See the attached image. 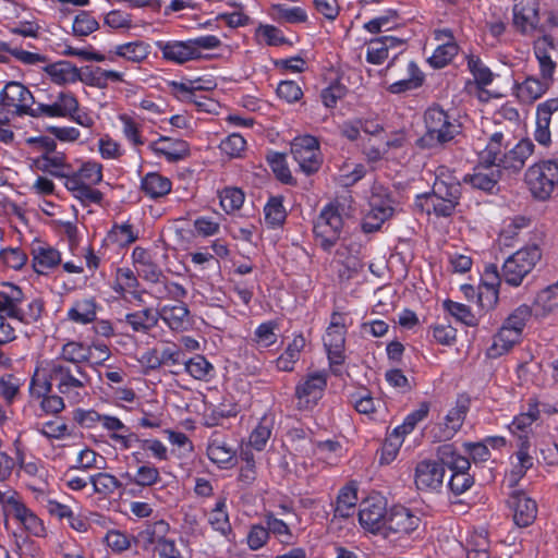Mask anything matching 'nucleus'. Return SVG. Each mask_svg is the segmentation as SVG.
Returning a JSON list of instances; mask_svg holds the SVG:
<instances>
[{"label":"nucleus","mask_w":558,"mask_h":558,"mask_svg":"<svg viewBox=\"0 0 558 558\" xmlns=\"http://www.w3.org/2000/svg\"><path fill=\"white\" fill-rule=\"evenodd\" d=\"M446 168H438L432 191L416 195L414 206L427 216L450 218L456 214L462 196L461 183L452 175H446Z\"/></svg>","instance_id":"obj_1"},{"label":"nucleus","mask_w":558,"mask_h":558,"mask_svg":"<svg viewBox=\"0 0 558 558\" xmlns=\"http://www.w3.org/2000/svg\"><path fill=\"white\" fill-rule=\"evenodd\" d=\"M40 377L56 387L70 404H78L88 396L92 376L87 368L49 361L39 371Z\"/></svg>","instance_id":"obj_2"},{"label":"nucleus","mask_w":558,"mask_h":558,"mask_svg":"<svg viewBox=\"0 0 558 558\" xmlns=\"http://www.w3.org/2000/svg\"><path fill=\"white\" fill-rule=\"evenodd\" d=\"M104 166L96 160H86L75 169L71 168L66 181H63L64 187L80 201L84 207L90 205H100L104 201V193L94 186L102 182Z\"/></svg>","instance_id":"obj_3"},{"label":"nucleus","mask_w":558,"mask_h":558,"mask_svg":"<svg viewBox=\"0 0 558 558\" xmlns=\"http://www.w3.org/2000/svg\"><path fill=\"white\" fill-rule=\"evenodd\" d=\"M425 133L417 140L421 148L442 147L461 133V123L441 106L434 104L424 112Z\"/></svg>","instance_id":"obj_4"},{"label":"nucleus","mask_w":558,"mask_h":558,"mask_svg":"<svg viewBox=\"0 0 558 558\" xmlns=\"http://www.w3.org/2000/svg\"><path fill=\"white\" fill-rule=\"evenodd\" d=\"M524 183L534 199L548 201L558 187V158L531 165L524 173Z\"/></svg>","instance_id":"obj_5"},{"label":"nucleus","mask_w":558,"mask_h":558,"mask_svg":"<svg viewBox=\"0 0 558 558\" xmlns=\"http://www.w3.org/2000/svg\"><path fill=\"white\" fill-rule=\"evenodd\" d=\"M437 458L451 471L448 481L449 490L460 496L468 492L474 484V477L470 474L471 461L462 456L453 444H444L437 448Z\"/></svg>","instance_id":"obj_6"},{"label":"nucleus","mask_w":558,"mask_h":558,"mask_svg":"<svg viewBox=\"0 0 558 558\" xmlns=\"http://www.w3.org/2000/svg\"><path fill=\"white\" fill-rule=\"evenodd\" d=\"M344 221L338 204L328 203L323 207L313 225V234L318 246L330 253L341 239Z\"/></svg>","instance_id":"obj_7"},{"label":"nucleus","mask_w":558,"mask_h":558,"mask_svg":"<svg viewBox=\"0 0 558 558\" xmlns=\"http://www.w3.org/2000/svg\"><path fill=\"white\" fill-rule=\"evenodd\" d=\"M541 257L542 251L537 245L525 246L514 252L502 264L501 278L504 283L513 288L520 287Z\"/></svg>","instance_id":"obj_8"},{"label":"nucleus","mask_w":558,"mask_h":558,"mask_svg":"<svg viewBox=\"0 0 558 558\" xmlns=\"http://www.w3.org/2000/svg\"><path fill=\"white\" fill-rule=\"evenodd\" d=\"M422 523L417 511L403 505H393L388 510L383 537L395 542L409 539Z\"/></svg>","instance_id":"obj_9"},{"label":"nucleus","mask_w":558,"mask_h":558,"mask_svg":"<svg viewBox=\"0 0 558 558\" xmlns=\"http://www.w3.org/2000/svg\"><path fill=\"white\" fill-rule=\"evenodd\" d=\"M291 155L299 171L310 177L317 173L324 162L319 140L311 134L295 136L291 142Z\"/></svg>","instance_id":"obj_10"},{"label":"nucleus","mask_w":558,"mask_h":558,"mask_svg":"<svg viewBox=\"0 0 558 558\" xmlns=\"http://www.w3.org/2000/svg\"><path fill=\"white\" fill-rule=\"evenodd\" d=\"M0 100L3 108L19 117L31 116L36 118L35 97L31 90L20 82H9L0 93Z\"/></svg>","instance_id":"obj_11"},{"label":"nucleus","mask_w":558,"mask_h":558,"mask_svg":"<svg viewBox=\"0 0 558 558\" xmlns=\"http://www.w3.org/2000/svg\"><path fill=\"white\" fill-rule=\"evenodd\" d=\"M388 510L385 498L367 497L359 507L357 517L361 527L367 533L383 536Z\"/></svg>","instance_id":"obj_12"},{"label":"nucleus","mask_w":558,"mask_h":558,"mask_svg":"<svg viewBox=\"0 0 558 558\" xmlns=\"http://www.w3.org/2000/svg\"><path fill=\"white\" fill-rule=\"evenodd\" d=\"M51 386L46 379L40 377L39 369H36L29 383V395L33 400L38 401V405L45 415H56L65 409V398L52 391Z\"/></svg>","instance_id":"obj_13"},{"label":"nucleus","mask_w":558,"mask_h":558,"mask_svg":"<svg viewBox=\"0 0 558 558\" xmlns=\"http://www.w3.org/2000/svg\"><path fill=\"white\" fill-rule=\"evenodd\" d=\"M327 387V373L317 371L307 374L295 386L294 396L300 409H312L323 398Z\"/></svg>","instance_id":"obj_14"},{"label":"nucleus","mask_w":558,"mask_h":558,"mask_svg":"<svg viewBox=\"0 0 558 558\" xmlns=\"http://www.w3.org/2000/svg\"><path fill=\"white\" fill-rule=\"evenodd\" d=\"M446 464L440 460L424 459L417 462L414 483L418 490L439 492L444 484Z\"/></svg>","instance_id":"obj_15"},{"label":"nucleus","mask_w":558,"mask_h":558,"mask_svg":"<svg viewBox=\"0 0 558 558\" xmlns=\"http://www.w3.org/2000/svg\"><path fill=\"white\" fill-rule=\"evenodd\" d=\"M541 22L539 0H514L512 25L523 36L534 34Z\"/></svg>","instance_id":"obj_16"},{"label":"nucleus","mask_w":558,"mask_h":558,"mask_svg":"<svg viewBox=\"0 0 558 558\" xmlns=\"http://www.w3.org/2000/svg\"><path fill=\"white\" fill-rule=\"evenodd\" d=\"M507 505L510 509L513 523L518 527H527L535 522L538 513V506L526 492L521 489L511 492L508 497Z\"/></svg>","instance_id":"obj_17"},{"label":"nucleus","mask_w":558,"mask_h":558,"mask_svg":"<svg viewBox=\"0 0 558 558\" xmlns=\"http://www.w3.org/2000/svg\"><path fill=\"white\" fill-rule=\"evenodd\" d=\"M216 86L217 83L213 77H196L194 80L184 78L180 82H169V88L172 96L181 101L193 102L201 108H205L206 102L197 100V93L213 90Z\"/></svg>","instance_id":"obj_18"},{"label":"nucleus","mask_w":558,"mask_h":558,"mask_svg":"<svg viewBox=\"0 0 558 558\" xmlns=\"http://www.w3.org/2000/svg\"><path fill=\"white\" fill-rule=\"evenodd\" d=\"M208 459L219 469H230L236 463V452L228 441V436L221 430H214L207 441Z\"/></svg>","instance_id":"obj_19"},{"label":"nucleus","mask_w":558,"mask_h":558,"mask_svg":"<svg viewBox=\"0 0 558 558\" xmlns=\"http://www.w3.org/2000/svg\"><path fill=\"white\" fill-rule=\"evenodd\" d=\"M78 100L70 90H60L49 102L37 101L36 118H66L77 111Z\"/></svg>","instance_id":"obj_20"},{"label":"nucleus","mask_w":558,"mask_h":558,"mask_svg":"<svg viewBox=\"0 0 558 558\" xmlns=\"http://www.w3.org/2000/svg\"><path fill=\"white\" fill-rule=\"evenodd\" d=\"M535 145L531 138L524 137L515 143L512 147L510 145L504 151L502 158L499 159L498 169L511 174H518L525 166L526 160L533 155Z\"/></svg>","instance_id":"obj_21"},{"label":"nucleus","mask_w":558,"mask_h":558,"mask_svg":"<svg viewBox=\"0 0 558 558\" xmlns=\"http://www.w3.org/2000/svg\"><path fill=\"white\" fill-rule=\"evenodd\" d=\"M347 331L345 314L337 311L332 312L329 325L323 337V343L327 355L332 354L333 357L339 359L340 354H344Z\"/></svg>","instance_id":"obj_22"},{"label":"nucleus","mask_w":558,"mask_h":558,"mask_svg":"<svg viewBox=\"0 0 558 558\" xmlns=\"http://www.w3.org/2000/svg\"><path fill=\"white\" fill-rule=\"evenodd\" d=\"M148 149L155 156L162 157L170 163L184 160L191 153L186 141L166 135H160L157 140L150 142Z\"/></svg>","instance_id":"obj_23"},{"label":"nucleus","mask_w":558,"mask_h":558,"mask_svg":"<svg viewBox=\"0 0 558 558\" xmlns=\"http://www.w3.org/2000/svg\"><path fill=\"white\" fill-rule=\"evenodd\" d=\"M470 404L468 397H458L456 404L446 414L439 432L434 435L435 439L438 441L451 439L461 429L470 411Z\"/></svg>","instance_id":"obj_24"},{"label":"nucleus","mask_w":558,"mask_h":558,"mask_svg":"<svg viewBox=\"0 0 558 558\" xmlns=\"http://www.w3.org/2000/svg\"><path fill=\"white\" fill-rule=\"evenodd\" d=\"M500 177L501 172L497 167L478 160L477 165L473 167L472 172L464 175L463 182L470 184L475 190L493 194L498 190Z\"/></svg>","instance_id":"obj_25"},{"label":"nucleus","mask_w":558,"mask_h":558,"mask_svg":"<svg viewBox=\"0 0 558 558\" xmlns=\"http://www.w3.org/2000/svg\"><path fill=\"white\" fill-rule=\"evenodd\" d=\"M556 50L555 39L551 35L545 34L533 43V53L538 63L539 76L554 83L557 70V62L553 59V51Z\"/></svg>","instance_id":"obj_26"},{"label":"nucleus","mask_w":558,"mask_h":558,"mask_svg":"<svg viewBox=\"0 0 558 558\" xmlns=\"http://www.w3.org/2000/svg\"><path fill=\"white\" fill-rule=\"evenodd\" d=\"M101 428L106 432V435L112 444L118 446L121 450L131 449L135 445V441L140 440L138 435L132 432L131 428L116 415L105 413Z\"/></svg>","instance_id":"obj_27"},{"label":"nucleus","mask_w":558,"mask_h":558,"mask_svg":"<svg viewBox=\"0 0 558 558\" xmlns=\"http://www.w3.org/2000/svg\"><path fill=\"white\" fill-rule=\"evenodd\" d=\"M131 263L138 278L148 283V287L163 275L161 267L148 248L135 246L131 254Z\"/></svg>","instance_id":"obj_28"},{"label":"nucleus","mask_w":558,"mask_h":558,"mask_svg":"<svg viewBox=\"0 0 558 558\" xmlns=\"http://www.w3.org/2000/svg\"><path fill=\"white\" fill-rule=\"evenodd\" d=\"M155 45L160 51L162 60L168 63L184 64L196 60L191 39L157 40Z\"/></svg>","instance_id":"obj_29"},{"label":"nucleus","mask_w":558,"mask_h":558,"mask_svg":"<svg viewBox=\"0 0 558 558\" xmlns=\"http://www.w3.org/2000/svg\"><path fill=\"white\" fill-rule=\"evenodd\" d=\"M43 71L53 84L59 86L83 82V69H78L68 60L47 61Z\"/></svg>","instance_id":"obj_30"},{"label":"nucleus","mask_w":558,"mask_h":558,"mask_svg":"<svg viewBox=\"0 0 558 558\" xmlns=\"http://www.w3.org/2000/svg\"><path fill=\"white\" fill-rule=\"evenodd\" d=\"M158 320L161 319L172 331H185L192 325L190 310L183 301L165 304L157 308Z\"/></svg>","instance_id":"obj_31"},{"label":"nucleus","mask_w":558,"mask_h":558,"mask_svg":"<svg viewBox=\"0 0 558 558\" xmlns=\"http://www.w3.org/2000/svg\"><path fill=\"white\" fill-rule=\"evenodd\" d=\"M140 191L146 198L159 201L171 193L172 181L160 172L149 171L142 175Z\"/></svg>","instance_id":"obj_32"},{"label":"nucleus","mask_w":558,"mask_h":558,"mask_svg":"<svg viewBox=\"0 0 558 558\" xmlns=\"http://www.w3.org/2000/svg\"><path fill=\"white\" fill-rule=\"evenodd\" d=\"M359 485L355 481H350L343 485L336 497L333 507V519H349L356 510L359 501Z\"/></svg>","instance_id":"obj_33"},{"label":"nucleus","mask_w":558,"mask_h":558,"mask_svg":"<svg viewBox=\"0 0 558 558\" xmlns=\"http://www.w3.org/2000/svg\"><path fill=\"white\" fill-rule=\"evenodd\" d=\"M61 252L51 245H37L32 248V267L36 274L47 276L61 265Z\"/></svg>","instance_id":"obj_34"},{"label":"nucleus","mask_w":558,"mask_h":558,"mask_svg":"<svg viewBox=\"0 0 558 558\" xmlns=\"http://www.w3.org/2000/svg\"><path fill=\"white\" fill-rule=\"evenodd\" d=\"M92 360V348L81 341L70 340L65 342L59 352V355L52 361L61 364L87 367Z\"/></svg>","instance_id":"obj_35"},{"label":"nucleus","mask_w":558,"mask_h":558,"mask_svg":"<svg viewBox=\"0 0 558 558\" xmlns=\"http://www.w3.org/2000/svg\"><path fill=\"white\" fill-rule=\"evenodd\" d=\"M207 522L213 531L219 533L228 542L233 543L235 541V533L230 522L227 499L225 497L219 498L215 507L208 512Z\"/></svg>","instance_id":"obj_36"},{"label":"nucleus","mask_w":558,"mask_h":558,"mask_svg":"<svg viewBox=\"0 0 558 558\" xmlns=\"http://www.w3.org/2000/svg\"><path fill=\"white\" fill-rule=\"evenodd\" d=\"M170 532V524L163 520L146 521L144 527L138 532L137 537L144 549L158 547L162 542L169 539L167 537Z\"/></svg>","instance_id":"obj_37"},{"label":"nucleus","mask_w":558,"mask_h":558,"mask_svg":"<svg viewBox=\"0 0 558 558\" xmlns=\"http://www.w3.org/2000/svg\"><path fill=\"white\" fill-rule=\"evenodd\" d=\"M149 293L159 301L170 300L181 302L187 296L185 287L171 280L165 274L149 286Z\"/></svg>","instance_id":"obj_38"},{"label":"nucleus","mask_w":558,"mask_h":558,"mask_svg":"<svg viewBox=\"0 0 558 558\" xmlns=\"http://www.w3.org/2000/svg\"><path fill=\"white\" fill-rule=\"evenodd\" d=\"M553 83L544 77L527 76L523 82L514 85L515 96L524 104H532L541 98L550 88Z\"/></svg>","instance_id":"obj_39"},{"label":"nucleus","mask_w":558,"mask_h":558,"mask_svg":"<svg viewBox=\"0 0 558 558\" xmlns=\"http://www.w3.org/2000/svg\"><path fill=\"white\" fill-rule=\"evenodd\" d=\"M534 317L543 319L558 310V281L541 289L531 305Z\"/></svg>","instance_id":"obj_40"},{"label":"nucleus","mask_w":558,"mask_h":558,"mask_svg":"<svg viewBox=\"0 0 558 558\" xmlns=\"http://www.w3.org/2000/svg\"><path fill=\"white\" fill-rule=\"evenodd\" d=\"M121 324H125L133 332L146 335L158 325L157 310L145 307L126 313Z\"/></svg>","instance_id":"obj_41"},{"label":"nucleus","mask_w":558,"mask_h":558,"mask_svg":"<svg viewBox=\"0 0 558 558\" xmlns=\"http://www.w3.org/2000/svg\"><path fill=\"white\" fill-rule=\"evenodd\" d=\"M521 338L522 335L520 332L502 323L496 335H494L490 347L487 349L488 356L492 359L502 356L519 343Z\"/></svg>","instance_id":"obj_42"},{"label":"nucleus","mask_w":558,"mask_h":558,"mask_svg":"<svg viewBox=\"0 0 558 558\" xmlns=\"http://www.w3.org/2000/svg\"><path fill=\"white\" fill-rule=\"evenodd\" d=\"M25 300L23 290L8 281L0 282V315H5L13 319L17 314V306Z\"/></svg>","instance_id":"obj_43"},{"label":"nucleus","mask_w":558,"mask_h":558,"mask_svg":"<svg viewBox=\"0 0 558 558\" xmlns=\"http://www.w3.org/2000/svg\"><path fill=\"white\" fill-rule=\"evenodd\" d=\"M38 167L41 171L49 173L57 179L68 180L72 165L68 162L64 153L53 150L47 155H40L37 159Z\"/></svg>","instance_id":"obj_44"},{"label":"nucleus","mask_w":558,"mask_h":558,"mask_svg":"<svg viewBox=\"0 0 558 558\" xmlns=\"http://www.w3.org/2000/svg\"><path fill=\"white\" fill-rule=\"evenodd\" d=\"M151 47L144 40H134L116 45L111 48L112 56L124 59L128 62L140 64L150 54Z\"/></svg>","instance_id":"obj_45"},{"label":"nucleus","mask_w":558,"mask_h":558,"mask_svg":"<svg viewBox=\"0 0 558 558\" xmlns=\"http://www.w3.org/2000/svg\"><path fill=\"white\" fill-rule=\"evenodd\" d=\"M509 143L504 132L496 131L492 133L485 147L478 154V160L498 167L499 159L502 158L504 151L508 148Z\"/></svg>","instance_id":"obj_46"},{"label":"nucleus","mask_w":558,"mask_h":558,"mask_svg":"<svg viewBox=\"0 0 558 558\" xmlns=\"http://www.w3.org/2000/svg\"><path fill=\"white\" fill-rule=\"evenodd\" d=\"M264 523L267 526L269 536H274L282 546H291L295 543L296 536L292 529L283 520L277 518L274 511L266 510L263 513Z\"/></svg>","instance_id":"obj_47"},{"label":"nucleus","mask_w":558,"mask_h":558,"mask_svg":"<svg viewBox=\"0 0 558 558\" xmlns=\"http://www.w3.org/2000/svg\"><path fill=\"white\" fill-rule=\"evenodd\" d=\"M539 402L536 398H530L527 410L517 414L508 425L511 435L530 434L531 426L539 418Z\"/></svg>","instance_id":"obj_48"},{"label":"nucleus","mask_w":558,"mask_h":558,"mask_svg":"<svg viewBox=\"0 0 558 558\" xmlns=\"http://www.w3.org/2000/svg\"><path fill=\"white\" fill-rule=\"evenodd\" d=\"M123 82V73L100 66L83 68V83L97 88H106L110 83Z\"/></svg>","instance_id":"obj_49"},{"label":"nucleus","mask_w":558,"mask_h":558,"mask_svg":"<svg viewBox=\"0 0 558 558\" xmlns=\"http://www.w3.org/2000/svg\"><path fill=\"white\" fill-rule=\"evenodd\" d=\"M97 317V303L93 298L80 299L73 302L66 312V318L78 325L94 323Z\"/></svg>","instance_id":"obj_50"},{"label":"nucleus","mask_w":558,"mask_h":558,"mask_svg":"<svg viewBox=\"0 0 558 558\" xmlns=\"http://www.w3.org/2000/svg\"><path fill=\"white\" fill-rule=\"evenodd\" d=\"M269 17L278 24H302L308 19L307 12L302 7H291L286 3L271 4Z\"/></svg>","instance_id":"obj_51"},{"label":"nucleus","mask_w":558,"mask_h":558,"mask_svg":"<svg viewBox=\"0 0 558 558\" xmlns=\"http://www.w3.org/2000/svg\"><path fill=\"white\" fill-rule=\"evenodd\" d=\"M19 522L25 532L35 537L46 536V526L44 521L23 501L16 511L11 515Z\"/></svg>","instance_id":"obj_52"},{"label":"nucleus","mask_w":558,"mask_h":558,"mask_svg":"<svg viewBox=\"0 0 558 558\" xmlns=\"http://www.w3.org/2000/svg\"><path fill=\"white\" fill-rule=\"evenodd\" d=\"M140 286L141 283L135 269H131L130 267H118L116 269L111 289L120 298H125L126 294L135 295Z\"/></svg>","instance_id":"obj_53"},{"label":"nucleus","mask_w":558,"mask_h":558,"mask_svg":"<svg viewBox=\"0 0 558 558\" xmlns=\"http://www.w3.org/2000/svg\"><path fill=\"white\" fill-rule=\"evenodd\" d=\"M313 452L317 461L324 463L326 466L338 465L344 454L341 442L333 439L317 441Z\"/></svg>","instance_id":"obj_54"},{"label":"nucleus","mask_w":558,"mask_h":558,"mask_svg":"<svg viewBox=\"0 0 558 558\" xmlns=\"http://www.w3.org/2000/svg\"><path fill=\"white\" fill-rule=\"evenodd\" d=\"M123 477L128 480V484L141 488L153 487L161 482L159 469L149 462L141 464L134 474L125 472Z\"/></svg>","instance_id":"obj_55"},{"label":"nucleus","mask_w":558,"mask_h":558,"mask_svg":"<svg viewBox=\"0 0 558 558\" xmlns=\"http://www.w3.org/2000/svg\"><path fill=\"white\" fill-rule=\"evenodd\" d=\"M108 240L121 248H126L140 239V230L129 220L113 223L108 232Z\"/></svg>","instance_id":"obj_56"},{"label":"nucleus","mask_w":558,"mask_h":558,"mask_svg":"<svg viewBox=\"0 0 558 558\" xmlns=\"http://www.w3.org/2000/svg\"><path fill=\"white\" fill-rule=\"evenodd\" d=\"M185 372L196 380L210 381L216 376L214 365L202 354H196L189 360L183 359Z\"/></svg>","instance_id":"obj_57"},{"label":"nucleus","mask_w":558,"mask_h":558,"mask_svg":"<svg viewBox=\"0 0 558 558\" xmlns=\"http://www.w3.org/2000/svg\"><path fill=\"white\" fill-rule=\"evenodd\" d=\"M264 216L267 228L272 230L282 228L287 219L283 196H270L264 206Z\"/></svg>","instance_id":"obj_58"},{"label":"nucleus","mask_w":558,"mask_h":558,"mask_svg":"<svg viewBox=\"0 0 558 558\" xmlns=\"http://www.w3.org/2000/svg\"><path fill=\"white\" fill-rule=\"evenodd\" d=\"M305 345L303 335L295 336L284 351L277 357L276 367L281 372H291L300 360L301 351Z\"/></svg>","instance_id":"obj_59"},{"label":"nucleus","mask_w":558,"mask_h":558,"mask_svg":"<svg viewBox=\"0 0 558 558\" xmlns=\"http://www.w3.org/2000/svg\"><path fill=\"white\" fill-rule=\"evenodd\" d=\"M349 400L356 412L368 415L369 417H373L383 404V401L380 399L373 398L368 389L365 387L350 393Z\"/></svg>","instance_id":"obj_60"},{"label":"nucleus","mask_w":558,"mask_h":558,"mask_svg":"<svg viewBox=\"0 0 558 558\" xmlns=\"http://www.w3.org/2000/svg\"><path fill=\"white\" fill-rule=\"evenodd\" d=\"M266 161L278 181L288 185L296 184L289 169L286 154L271 150L267 154Z\"/></svg>","instance_id":"obj_61"},{"label":"nucleus","mask_w":558,"mask_h":558,"mask_svg":"<svg viewBox=\"0 0 558 558\" xmlns=\"http://www.w3.org/2000/svg\"><path fill=\"white\" fill-rule=\"evenodd\" d=\"M466 66L478 88H484L493 83L494 73L478 56L468 54Z\"/></svg>","instance_id":"obj_62"},{"label":"nucleus","mask_w":558,"mask_h":558,"mask_svg":"<svg viewBox=\"0 0 558 558\" xmlns=\"http://www.w3.org/2000/svg\"><path fill=\"white\" fill-rule=\"evenodd\" d=\"M459 50L458 43L439 44L427 59V62L435 70L442 69L451 63L454 57L458 56Z\"/></svg>","instance_id":"obj_63"},{"label":"nucleus","mask_w":558,"mask_h":558,"mask_svg":"<svg viewBox=\"0 0 558 558\" xmlns=\"http://www.w3.org/2000/svg\"><path fill=\"white\" fill-rule=\"evenodd\" d=\"M121 123V130L124 138L134 147L143 146L145 140L142 135V124L135 118L128 113H121L118 117Z\"/></svg>","instance_id":"obj_64"}]
</instances>
